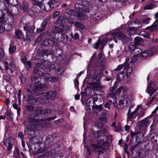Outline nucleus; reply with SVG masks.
Returning <instances> with one entry per match:
<instances>
[{"label": "nucleus", "mask_w": 158, "mask_h": 158, "mask_svg": "<svg viewBox=\"0 0 158 158\" xmlns=\"http://www.w3.org/2000/svg\"><path fill=\"white\" fill-rule=\"evenodd\" d=\"M113 96L114 98V101L113 102L112 104L115 107L117 108V99L116 98V96H115L114 94L111 95V96Z\"/></svg>", "instance_id": "55"}, {"label": "nucleus", "mask_w": 158, "mask_h": 158, "mask_svg": "<svg viewBox=\"0 0 158 158\" xmlns=\"http://www.w3.org/2000/svg\"><path fill=\"white\" fill-rule=\"evenodd\" d=\"M5 55V53L2 48H0V60L3 58Z\"/></svg>", "instance_id": "58"}, {"label": "nucleus", "mask_w": 158, "mask_h": 158, "mask_svg": "<svg viewBox=\"0 0 158 158\" xmlns=\"http://www.w3.org/2000/svg\"><path fill=\"white\" fill-rule=\"evenodd\" d=\"M54 7V5L52 1H49L46 4L43 6V9L45 11H48Z\"/></svg>", "instance_id": "15"}, {"label": "nucleus", "mask_w": 158, "mask_h": 158, "mask_svg": "<svg viewBox=\"0 0 158 158\" xmlns=\"http://www.w3.org/2000/svg\"><path fill=\"white\" fill-rule=\"evenodd\" d=\"M71 36L72 38L74 40L78 39L79 38V36L77 33H75L74 35L71 33Z\"/></svg>", "instance_id": "54"}, {"label": "nucleus", "mask_w": 158, "mask_h": 158, "mask_svg": "<svg viewBox=\"0 0 158 158\" xmlns=\"http://www.w3.org/2000/svg\"><path fill=\"white\" fill-rule=\"evenodd\" d=\"M155 7V6L153 4H150L146 5L144 7L145 10L152 9Z\"/></svg>", "instance_id": "41"}, {"label": "nucleus", "mask_w": 158, "mask_h": 158, "mask_svg": "<svg viewBox=\"0 0 158 158\" xmlns=\"http://www.w3.org/2000/svg\"><path fill=\"white\" fill-rule=\"evenodd\" d=\"M43 96L44 95V94H45L47 98L51 99L54 98L56 96V92L55 91H52L46 94L43 93Z\"/></svg>", "instance_id": "23"}, {"label": "nucleus", "mask_w": 158, "mask_h": 158, "mask_svg": "<svg viewBox=\"0 0 158 158\" xmlns=\"http://www.w3.org/2000/svg\"><path fill=\"white\" fill-rule=\"evenodd\" d=\"M125 75V73L124 71H122L120 72L118 75L117 78H123Z\"/></svg>", "instance_id": "51"}, {"label": "nucleus", "mask_w": 158, "mask_h": 158, "mask_svg": "<svg viewBox=\"0 0 158 158\" xmlns=\"http://www.w3.org/2000/svg\"><path fill=\"white\" fill-rule=\"evenodd\" d=\"M108 129V127L106 125L103 126L102 127L101 130L100 131H96L95 133L98 136H99V135L103 134L106 133L107 131V130Z\"/></svg>", "instance_id": "24"}, {"label": "nucleus", "mask_w": 158, "mask_h": 158, "mask_svg": "<svg viewBox=\"0 0 158 158\" xmlns=\"http://www.w3.org/2000/svg\"><path fill=\"white\" fill-rule=\"evenodd\" d=\"M158 110V106L156 107L155 109L152 112V114L151 115L152 116H153L154 117L156 115V111Z\"/></svg>", "instance_id": "60"}, {"label": "nucleus", "mask_w": 158, "mask_h": 158, "mask_svg": "<svg viewBox=\"0 0 158 158\" xmlns=\"http://www.w3.org/2000/svg\"><path fill=\"white\" fill-rule=\"evenodd\" d=\"M39 79L37 77H34L31 78V82L34 85L33 86H31V89L28 88L27 89L28 92L31 93H37L41 89L42 86L39 82Z\"/></svg>", "instance_id": "5"}, {"label": "nucleus", "mask_w": 158, "mask_h": 158, "mask_svg": "<svg viewBox=\"0 0 158 158\" xmlns=\"http://www.w3.org/2000/svg\"><path fill=\"white\" fill-rule=\"evenodd\" d=\"M95 105V108L97 110H99L101 111L102 110V108H103V106L102 105H100L99 106H97L96 105Z\"/></svg>", "instance_id": "63"}, {"label": "nucleus", "mask_w": 158, "mask_h": 158, "mask_svg": "<svg viewBox=\"0 0 158 158\" xmlns=\"http://www.w3.org/2000/svg\"><path fill=\"white\" fill-rule=\"evenodd\" d=\"M125 70H126L127 76L128 77L130 75L132 72V67H129V66Z\"/></svg>", "instance_id": "45"}, {"label": "nucleus", "mask_w": 158, "mask_h": 158, "mask_svg": "<svg viewBox=\"0 0 158 158\" xmlns=\"http://www.w3.org/2000/svg\"><path fill=\"white\" fill-rule=\"evenodd\" d=\"M8 4L12 6H16L18 4L17 0H5Z\"/></svg>", "instance_id": "37"}, {"label": "nucleus", "mask_w": 158, "mask_h": 158, "mask_svg": "<svg viewBox=\"0 0 158 158\" xmlns=\"http://www.w3.org/2000/svg\"><path fill=\"white\" fill-rule=\"evenodd\" d=\"M54 139L53 136L52 135H48L44 141L45 144L46 145L49 144L53 141Z\"/></svg>", "instance_id": "28"}, {"label": "nucleus", "mask_w": 158, "mask_h": 158, "mask_svg": "<svg viewBox=\"0 0 158 158\" xmlns=\"http://www.w3.org/2000/svg\"><path fill=\"white\" fill-rule=\"evenodd\" d=\"M39 115L36 113H31L28 116L27 122L28 124L27 127V131H25V134L28 135H34L37 130V126L44 122L46 119H39Z\"/></svg>", "instance_id": "1"}, {"label": "nucleus", "mask_w": 158, "mask_h": 158, "mask_svg": "<svg viewBox=\"0 0 158 158\" xmlns=\"http://www.w3.org/2000/svg\"><path fill=\"white\" fill-rule=\"evenodd\" d=\"M112 36L113 38L120 39L122 42L124 44H127L131 40V37H128L122 33H114L112 34Z\"/></svg>", "instance_id": "6"}, {"label": "nucleus", "mask_w": 158, "mask_h": 158, "mask_svg": "<svg viewBox=\"0 0 158 158\" xmlns=\"http://www.w3.org/2000/svg\"><path fill=\"white\" fill-rule=\"evenodd\" d=\"M123 89H124L123 90V92H124L125 89L123 88V87L122 86L120 87L119 88H118L116 90L115 92L116 94H119L121 93L122 90Z\"/></svg>", "instance_id": "56"}, {"label": "nucleus", "mask_w": 158, "mask_h": 158, "mask_svg": "<svg viewBox=\"0 0 158 158\" xmlns=\"http://www.w3.org/2000/svg\"><path fill=\"white\" fill-rule=\"evenodd\" d=\"M71 23L75 27H78L81 28L82 29H83L85 27L83 24L77 22H71Z\"/></svg>", "instance_id": "34"}, {"label": "nucleus", "mask_w": 158, "mask_h": 158, "mask_svg": "<svg viewBox=\"0 0 158 158\" xmlns=\"http://www.w3.org/2000/svg\"><path fill=\"white\" fill-rule=\"evenodd\" d=\"M128 48L132 52L135 51V50H139V48H136L135 44L130 45L128 47Z\"/></svg>", "instance_id": "43"}, {"label": "nucleus", "mask_w": 158, "mask_h": 158, "mask_svg": "<svg viewBox=\"0 0 158 158\" xmlns=\"http://www.w3.org/2000/svg\"><path fill=\"white\" fill-rule=\"evenodd\" d=\"M149 51H150V54L151 56H152L154 54V53L157 52V47L156 46L152 47L151 48L150 50H149Z\"/></svg>", "instance_id": "44"}, {"label": "nucleus", "mask_w": 158, "mask_h": 158, "mask_svg": "<svg viewBox=\"0 0 158 158\" xmlns=\"http://www.w3.org/2000/svg\"><path fill=\"white\" fill-rule=\"evenodd\" d=\"M46 61L42 60L41 63H37L34 65V70L33 73L35 74L38 75L40 77H42L48 81L52 82L57 81L58 78L55 77L51 76L48 73H43L39 71L38 69H43L45 67Z\"/></svg>", "instance_id": "2"}, {"label": "nucleus", "mask_w": 158, "mask_h": 158, "mask_svg": "<svg viewBox=\"0 0 158 158\" xmlns=\"http://www.w3.org/2000/svg\"><path fill=\"white\" fill-rule=\"evenodd\" d=\"M52 30L53 32L56 34L55 35H56L60 32H63V30L57 27H55L54 28H53Z\"/></svg>", "instance_id": "38"}, {"label": "nucleus", "mask_w": 158, "mask_h": 158, "mask_svg": "<svg viewBox=\"0 0 158 158\" xmlns=\"http://www.w3.org/2000/svg\"><path fill=\"white\" fill-rule=\"evenodd\" d=\"M43 94H40L33 96L29 94H27L24 96V99L29 104L38 105L43 102L42 98Z\"/></svg>", "instance_id": "4"}, {"label": "nucleus", "mask_w": 158, "mask_h": 158, "mask_svg": "<svg viewBox=\"0 0 158 158\" xmlns=\"http://www.w3.org/2000/svg\"><path fill=\"white\" fill-rule=\"evenodd\" d=\"M134 106H131L127 113V119H134L137 117L139 118L143 116L145 114V111L143 107L141 105H138L136 108L133 111H131V108Z\"/></svg>", "instance_id": "3"}, {"label": "nucleus", "mask_w": 158, "mask_h": 158, "mask_svg": "<svg viewBox=\"0 0 158 158\" xmlns=\"http://www.w3.org/2000/svg\"><path fill=\"white\" fill-rule=\"evenodd\" d=\"M92 147H94V148L93 149V151L95 152H98L101 153H103L102 150H106L108 149L109 146H108L107 144L105 145H103L102 144H98V142L97 145L93 144L91 145Z\"/></svg>", "instance_id": "7"}, {"label": "nucleus", "mask_w": 158, "mask_h": 158, "mask_svg": "<svg viewBox=\"0 0 158 158\" xmlns=\"http://www.w3.org/2000/svg\"><path fill=\"white\" fill-rule=\"evenodd\" d=\"M37 5H35V9H39V7L42 10L43 9V4L42 2L44 0H36Z\"/></svg>", "instance_id": "30"}, {"label": "nucleus", "mask_w": 158, "mask_h": 158, "mask_svg": "<svg viewBox=\"0 0 158 158\" xmlns=\"http://www.w3.org/2000/svg\"><path fill=\"white\" fill-rule=\"evenodd\" d=\"M0 23H1V24L5 25L6 23V20H5L3 17H1L0 18Z\"/></svg>", "instance_id": "57"}, {"label": "nucleus", "mask_w": 158, "mask_h": 158, "mask_svg": "<svg viewBox=\"0 0 158 158\" xmlns=\"http://www.w3.org/2000/svg\"><path fill=\"white\" fill-rule=\"evenodd\" d=\"M108 41V40L107 38L103 39L102 41L98 40L97 43L94 44V47L95 49H97L99 47H100V49L102 50L105 46V44Z\"/></svg>", "instance_id": "10"}, {"label": "nucleus", "mask_w": 158, "mask_h": 158, "mask_svg": "<svg viewBox=\"0 0 158 158\" xmlns=\"http://www.w3.org/2000/svg\"><path fill=\"white\" fill-rule=\"evenodd\" d=\"M105 67L102 64H101L100 65H94L93 66V69L95 71H97L98 70H100L101 71L99 73V76L101 77L103 76V73L102 71L104 69Z\"/></svg>", "instance_id": "18"}, {"label": "nucleus", "mask_w": 158, "mask_h": 158, "mask_svg": "<svg viewBox=\"0 0 158 158\" xmlns=\"http://www.w3.org/2000/svg\"><path fill=\"white\" fill-rule=\"evenodd\" d=\"M151 140L154 144L157 143L158 141V136L156 134H154L152 135H151Z\"/></svg>", "instance_id": "33"}, {"label": "nucleus", "mask_w": 158, "mask_h": 158, "mask_svg": "<svg viewBox=\"0 0 158 158\" xmlns=\"http://www.w3.org/2000/svg\"><path fill=\"white\" fill-rule=\"evenodd\" d=\"M98 121L102 123H106L107 121V119L105 117H100L98 118Z\"/></svg>", "instance_id": "50"}, {"label": "nucleus", "mask_w": 158, "mask_h": 158, "mask_svg": "<svg viewBox=\"0 0 158 158\" xmlns=\"http://www.w3.org/2000/svg\"><path fill=\"white\" fill-rule=\"evenodd\" d=\"M140 55L143 57H147L152 56L150 54V51H149L143 52L140 53Z\"/></svg>", "instance_id": "32"}, {"label": "nucleus", "mask_w": 158, "mask_h": 158, "mask_svg": "<svg viewBox=\"0 0 158 158\" xmlns=\"http://www.w3.org/2000/svg\"><path fill=\"white\" fill-rule=\"evenodd\" d=\"M151 123V121L148 120V118H146L139 122L140 127L145 129Z\"/></svg>", "instance_id": "14"}, {"label": "nucleus", "mask_w": 158, "mask_h": 158, "mask_svg": "<svg viewBox=\"0 0 158 158\" xmlns=\"http://www.w3.org/2000/svg\"><path fill=\"white\" fill-rule=\"evenodd\" d=\"M100 17L99 15L96 16V15H94L92 19H91V22L93 23V24H96L98 23V20H99Z\"/></svg>", "instance_id": "31"}, {"label": "nucleus", "mask_w": 158, "mask_h": 158, "mask_svg": "<svg viewBox=\"0 0 158 158\" xmlns=\"http://www.w3.org/2000/svg\"><path fill=\"white\" fill-rule=\"evenodd\" d=\"M26 109L27 110H28L29 111L31 112L32 111H34L35 113H36L35 111V107H34L32 106L31 105H27L26 106Z\"/></svg>", "instance_id": "46"}, {"label": "nucleus", "mask_w": 158, "mask_h": 158, "mask_svg": "<svg viewBox=\"0 0 158 158\" xmlns=\"http://www.w3.org/2000/svg\"><path fill=\"white\" fill-rule=\"evenodd\" d=\"M139 145H137L134 146H131V147L133 149L136 150L137 156H137L139 158H140V156L142 155V153L143 152L142 148Z\"/></svg>", "instance_id": "17"}, {"label": "nucleus", "mask_w": 158, "mask_h": 158, "mask_svg": "<svg viewBox=\"0 0 158 158\" xmlns=\"http://www.w3.org/2000/svg\"><path fill=\"white\" fill-rule=\"evenodd\" d=\"M23 28L27 32L31 33L34 31L35 27L34 26H29V23H27L24 25Z\"/></svg>", "instance_id": "22"}, {"label": "nucleus", "mask_w": 158, "mask_h": 158, "mask_svg": "<svg viewBox=\"0 0 158 158\" xmlns=\"http://www.w3.org/2000/svg\"><path fill=\"white\" fill-rule=\"evenodd\" d=\"M126 30L127 34L130 36L135 34L136 32L135 28L130 27L127 28Z\"/></svg>", "instance_id": "26"}, {"label": "nucleus", "mask_w": 158, "mask_h": 158, "mask_svg": "<svg viewBox=\"0 0 158 158\" xmlns=\"http://www.w3.org/2000/svg\"><path fill=\"white\" fill-rule=\"evenodd\" d=\"M29 6V5L28 3H25L22 6L23 11L26 13H29L30 11L31 12L33 10H31L30 8H28Z\"/></svg>", "instance_id": "25"}, {"label": "nucleus", "mask_w": 158, "mask_h": 158, "mask_svg": "<svg viewBox=\"0 0 158 158\" xmlns=\"http://www.w3.org/2000/svg\"><path fill=\"white\" fill-rule=\"evenodd\" d=\"M14 155L16 158H19V152L18 149H15V150Z\"/></svg>", "instance_id": "49"}, {"label": "nucleus", "mask_w": 158, "mask_h": 158, "mask_svg": "<svg viewBox=\"0 0 158 158\" xmlns=\"http://www.w3.org/2000/svg\"><path fill=\"white\" fill-rule=\"evenodd\" d=\"M131 103L130 98L127 95L124 96L123 99H120L119 102V105L121 106L123 104H126V106H128Z\"/></svg>", "instance_id": "13"}, {"label": "nucleus", "mask_w": 158, "mask_h": 158, "mask_svg": "<svg viewBox=\"0 0 158 158\" xmlns=\"http://www.w3.org/2000/svg\"><path fill=\"white\" fill-rule=\"evenodd\" d=\"M150 19V18H149L144 19L143 20V22L145 24H148L149 23V21Z\"/></svg>", "instance_id": "64"}, {"label": "nucleus", "mask_w": 158, "mask_h": 158, "mask_svg": "<svg viewBox=\"0 0 158 158\" xmlns=\"http://www.w3.org/2000/svg\"><path fill=\"white\" fill-rule=\"evenodd\" d=\"M64 72V69L61 68H59L57 70V73L59 75H60L63 73Z\"/></svg>", "instance_id": "59"}, {"label": "nucleus", "mask_w": 158, "mask_h": 158, "mask_svg": "<svg viewBox=\"0 0 158 158\" xmlns=\"http://www.w3.org/2000/svg\"><path fill=\"white\" fill-rule=\"evenodd\" d=\"M140 34L143 36L147 38H148L150 36L149 34L148 33L144 31L141 32H140Z\"/></svg>", "instance_id": "52"}, {"label": "nucleus", "mask_w": 158, "mask_h": 158, "mask_svg": "<svg viewBox=\"0 0 158 158\" xmlns=\"http://www.w3.org/2000/svg\"><path fill=\"white\" fill-rule=\"evenodd\" d=\"M56 56H60L62 54V51L60 49H58L56 51Z\"/></svg>", "instance_id": "53"}, {"label": "nucleus", "mask_w": 158, "mask_h": 158, "mask_svg": "<svg viewBox=\"0 0 158 158\" xmlns=\"http://www.w3.org/2000/svg\"><path fill=\"white\" fill-rule=\"evenodd\" d=\"M128 61L129 59H126L125 62L124 64L118 65L114 70L118 71H120L123 67H124V69L126 70L130 66L129 64L128 63Z\"/></svg>", "instance_id": "16"}, {"label": "nucleus", "mask_w": 158, "mask_h": 158, "mask_svg": "<svg viewBox=\"0 0 158 158\" xmlns=\"http://www.w3.org/2000/svg\"><path fill=\"white\" fill-rule=\"evenodd\" d=\"M75 7L76 9L80 11H82V6L78 3H77L75 5Z\"/></svg>", "instance_id": "40"}, {"label": "nucleus", "mask_w": 158, "mask_h": 158, "mask_svg": "<svg viewBox=\"0 0 158 158\" xmlns=\"http://www.w3.org/2000/svg\"><path fill=\"white\" fill-rule=\"evenodd\" d=\"M15 37L20 39H23V35L22 31L19 30H18L15 31Z\"/></svg>", "instance_id": "29"}, {"label": "nucleus", "mask_w": 158, "mask_h": 158, "mask_svg": "<svg viewBox=\"0 0 158 158\" xmlns=\"http://www.w3.org/2000/svg\"><path fill=\"white\" fill-rule=\"evenodd\" d=\"M54 42L51 40H47L42 41L41 45L46 46H52L54 45Z\"/></svg>", "instance_id": "19"}, {"label": "nucleus", "mask_w": 158, "mask_h": 158, "mask_svg": "<svg viewBox=\"0 0 158 158\" xmlns=\"http://www.w3.org/2000/svg\"><path fill=\"white\" fill-rule=\"evenodd\" d=\"M35 113L37 114H41L43 115L45 114H50L51 113V110L50 109H43L41 107L38 106L35 108Z\"/></svg>", "instance_id": "12"}, {"label": "nucleus", "mask_w": 158, "mask_h": 158, "mask_svg": "<svg viewBox=\"0 0 158 158\" xmlns=\"http://www.w3.org/2000/svg\"><path fill=\"white\" fill-rule=\"evenodd\" d=\"M155 85V83L153 82H150L148 85L146 92L150 94V96L156 91V89H154V88Z\"/></svg>", "instance_id": "9"}, {"label": "nucleus", "mask_w": 158, "mask_h": 158, "mask_svg": "<svg viewBox=\"0 0 158 158\" xmlns=\"http://www.w3.org/2000/svg\"><path fill=\"white\" fill-rule=\"evenodd\" d=\"M3 64L6 70L7 71L9 69L8 63L6 61H4L3 62Z\"/></svg>", "instance_id": "62"}, {"label": "nucleus", "mask_w": 158, "mask_h": 158, "mask_svg": "<svg viewBox=\"0 0 158 158\" xmlns=\"http://www.w3.org/2000/svg\"><path fill=\"white\" fill-rule=\"evenodd\" d=\"M50 19V16H47L44 19L41 24V26L39 28H38L37 30V32L40 33L44 31L45 28V27L46 24L49 22Z\"/></svg>", "instance_id": "11"}, {"label": "nucleus", "mask_w": 158, "mask_h": 158, "mask_svg": "<svg viewBox=\"0 0 158 158\" xmlns=\"http://www.w3.org/2000/svg\"><path fill=\"white\" fill-rule=\"evenodd\" d=\"M81 11L77 15V17L80 19L84 20L86 18V15L85 13L84 14L82 11Z\"/></svg>", "instance_id": "35"}, {"label": "nucleus", "mask_w": 158, "mask_h": 158, "mask_svg": "<svg viewBox=\"0 0 158 158\" xmlns=\"http://www.w3.org/2000/svg\"><path fill=\"white\" fill-rule=\"evenodd\" d=\"M4 25L1 24L0 23V33L3 32L5 31Z\"/></svg>", "instance_id": "61"}, {"label": "nucleus", "mask_w": 158, "mask_h": 158, "mask_svg": "<svg viewBox=\"0 0 158 158\" xmlns=\"http://www.w3.org/2000/svg\"><path fill=\"white\" fill-rule=\"evenodd\" d=\"M22 62L26 65H28L30 68H31V62L30 61H27L25 58H23L21 59Z\"/></svg>", "instance_id": "39"}, {"label": "nucleus", "mask_w": 158, "mask_h": 158, "mask_svg": "<svg viewBox=\"0 0 158 158\" xmlns=\"http://www.w3.org/2000/svg\"><path fill=\"white\" fill-rule=\"evenodd\" d=\"M141 41V39L139 37H136L135 38L134 43L135 44L139 45L140 44V42Z\"/></svg>", "instance_id": "48"}, {"label": "nucleus", "mask_w": 158, "mask_h": 158, "mask_svg": "<svg viewBox=\"0 0 158 158\" xmlns=\"http://www.w3.org/2000/svg\"><path fill=\"white\" fill-rule=\"evenodd\" d=\"M16 47L15 46H10L9 48V52L10 53L12 54L16 51Z\"/></svg>", "instance_id": "47"}, {"label": "nucleus", "mask_w": 158, "mask_h": 158, "mask_svg": "<svg viewBox=\"0 0 158 158\" xmlns=\"http://www.w3.org/2000/svg\"><path fill=\"white\" fill-rule=\"evenodd\" d=\"M14 23V19L13 17L10 16L6 19V23L10 25H12Z\"/></svg>", "instance_id": "36"}, {"label": "nucleus", "mask_w": 158, "mask_h": 158, "mask_svg": "<svg viewBox=\"0 0 158 158\" xmlns=\"http://www.w3.org/2000/svg\"><path fill=\"white\" fill-rule=\"evenodd\" d=\"M51 54V51L48 49L43 50L42 52V56L46 55L47 56Z\"/></svg>", "instance_id": "42"}, {"label": "nucleus", "mask_w": 158, "mask_h": 158, "mask_svg": "<svg viewBox=\"0 0 158 158\" xmlns=\"http://www.w3.org/2000/svg\"><path fill=\"white\" fill-rule=\"evenodd\" d=\"M94 136L95 138H98V143L99 144H102L103 145H105L107 144L108 146H109V143L107 141V136L106 135H99V136H98L96 133L94 134Z\"/></svg>", "instance_id": "8"}, {"label": "nucleus", "mask_w": 158, "mask_h": 158, "mask_svg": "<svg viewBox=\"0 0 158 158\" xmlns=\"http://www.w3.org/2000/svg\"><path fill=\"white\" fill-rule=\"evenodd\" d=\"M65 35L62 32H60L56 36V37L57 36V39L58 41H63L65 39Z\"/></svg>", "instance_id": "27"}, {"label": "nucleus", "mask_w": 158, "mask_h": 158, "mask_svg": "<svg viewBox=\"0 0 158 158\" xmlns=\"http://www.w3.org/2000/svg\"><path fill=\"white\" fill-rule=\"evenodd\" d=\"M3 143L4 145L7 147V150L8 151H10L12 148L11 141L9 139H6L3 140Z\"/></svg>", "instance_id": "21"}, {"label": "nucleus", "mask_w": 158, "mask_h": 158, "mask_svg": "<svg viewBox=\"0 0 158 158\" xmlns=\"http://www.w3.org/2000/svg\"><path fill=\"white\" fill-rule=\"evenodd\" d=\"M146 29H149L151 31L158 30V19L156 20L151 26L148 27Z\"/></svg>", "instance_id": "20"}]
</instances>
